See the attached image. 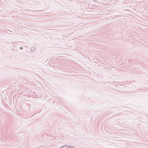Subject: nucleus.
Masks as SVG:
<instances>
[{
  "mask_svg": "<svg viewBox=\"0 0 148 148\" xmlns=\"http://www.w3.org/2000/svg\"><path fill=\"white\" fill-rule=\"evenodd\" d=\"M20 49H23V47H20Z\"/></svg>",
  "mask_w": 148,
  "mask_h": 148,
  "instance_id": "obj_1",
  "label": "nucleus"
}]
</instances>
